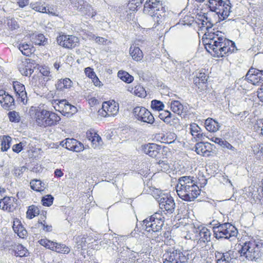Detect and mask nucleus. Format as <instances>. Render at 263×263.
<instances>
[{
	"instance_id": "nucleus-1",
	"label": "nucleus",
	"mask_w": 263,
	"mask_h": 263,
	"mask_svg": "<svg viewBox=\"0 0 263 263\" xmlns=\"http://www.w3.org/2000/svg\"><path fill=\"white\" fill-rule=\"evenodd\" d=\"M211 23L206 27L207 32L203 35L202 42L206 51L213 57L220 58L237 50L235 43L226 38L220 31L213 32Z\"/></svg>"
},
{
	"instance_id": "nucleus-2",
	"label": "nucleus",
	"mask_w": 263,
	"mask_h": 263,
	"mask_svg": "<svg viewBox=\"0 0 263 263\" xmlns=\"http://www.w3.org/2000/svg\"><path fill=\"white\" fill-rule=\"evenodd\" d=\"M179 197L186 201H192L200 194L197 182L192 176H184L178 179L176 187Z\"/></svg>"
},
{
	"instance_id": "nucleus-3",
	"label": "nucleus",
	"mask_w": 263,
	"mask_h": 263,
	"mask_svg": "<svg viewBox=\"0 0 263 263\" xmlns=\"http://www.w3.org/2000/svg\"><path fill=\"white\" fill-rule=\"evenodd\" d=\"M238 252L248 261H258L263 254V240L256 238L246 241Z\"/></svg>"
},
{
	"instance_id": "nucleus-4",
	"label": "nucleus",
	"mask_w": 263,
	"mask_h": 263,
	"mask_svg": "<svg viewBox=\"0 0 263 263\" xmlns=\"http://www.w3.org/2000/svg\"><path fill=\"white\" fill-rule=\"evenodd\" d=\"M165 218L161 213L156 212L143 221L145 231L151 234L152 238H157L164 225Z\"/></svg>"
},
{
	"instance_id": "nucleus-5",
	"label": "nucleus",
	"mask_w": 263,
	"mask_h": 263,
	"mask_svg": "<svg viewBox=\"0 0 263 263\" xmlns=\"http://www.w3.org/2000/svg\"><path fill=\"white\" fill-rule=\"evenodd\" d=\"M210 224L213 226L214 235L217 239H229L237 234L236 228L229 222L220 224L218 221L213 220Z\"/></svg>"
},
{
	"instance_id": "nucleus-6",
	"label": "nucleus",
	"mask_w": 263,
	"mask_h": 263,
	"mask_svg": "<svg viewBox=\"0 0 263 263\" xmlns=\"http://www.w3.org/2000/svg\"><path fill=\"white\" fill-rule=\"evenodd\" d=\"M226 2L223 0H209L210 10L215 12L221 20L227 18L231 12V7L229 0Z\"/></svg>"
},
{
	"instance_id": "nucleus-7",
	"label": "nucleus",
	"mask_w": 263,
	"mask_h": 263,
	"mask_svg": "<svg viewBox=\"0 0 263 263\" xmlns=\"http://www.w3.org/2000/svg\"><path fill=\"white\" fill-rule=\"evenodd\" d=\"M158 203L162 214L171 215L175 211L176 205L173 198L169 195H162L158 197Z\"/></svg>"
},
{
	"instance_id": "nucleus-8",
	"label": "nucleus",
	"mask_w": 263,
	"mask_h": 263,
	"mask_svg": "<svg viewBox=\"0 0 263 263\" xmlns=\"http://www.w3.org/2000/svg\"><path fill=\"white\" fill-rule=\"evenodd\" d=\"M163 263H186V257L179 250L167 249L163 255Z\"/></svg>"
},
{
	"instance_id": "nucleus-9",
	"label": "nucleus",
	"mask_w": 263,
	"mask_h": 263,
	"mask_svg": "<svg viewBox=\"0 0 263 263\" xmlns=\"http://www.w3.org/2000/svg\"><path fill=\"white\" fill-rule=\"evenodd\" d=\"M70 2L74 9L82 15L93 17L97 14L92 6L85 0H70Z\"/></svg>"
},
{
	"instance_id": "nucleus-10",
	"label": "nucleus",
	"mask_w": 263,
	"mask_h": 263,
	"mask_svg": "<svg viewBox=\"0 0 263 263\" xmlns=\"http://www.w3.org/2000/svg\"><path fill=\"white\" fill-rule=\"evenodd\" d=\"M133 115L135 118L141 122L152 124L155 119L152 113L146 108L142 106H136L133 109Z\"/></svg>"
},
{
	"instance_id": "nucleus-11",
	"label": "nucleus",
	"mask_w": 263,
	"mask_h": 263,
	"mask_svg": "<svg viewBox=\"0 0 263 263\" xmlns=\"http://www.w3.org/2000/svg\"><path fill=\"white\" fill-rule=\"evenodd\" d=\"M164 149V147L155 143H148L142 146V150L145 154L157 159L163 157Z\"/></svg>"
},
{
	"instance_id": "nucleus-12",
	"label": "nucleus",
	"mask_w": 263,
	"mask_h": 263,
	"mask_svg": "<svg viewBox=\"0 0 263 263\" xmlns=\"http://www.w3.org/2000/svg\"><path fill=\"white\" fill-rule=\"evenodd\" d=\"M39 242L46 248L59 253L68 254L70 251V248L65 245L58 243L46 238L40 239Z\"/></svg>"
},
{
	"instance_id": "nucleus-13",
	"label": "nucleus",
	"mask_w": 263,
	"mask_h": 263,
	"mask_svg": "<svg viewBox=\"0 0 263 263\" xmlns=\"http://www.w3.org/2000/svg\"><path fill=\"white\" fill-rule=\"evenodd\" d=\"M215 256L216 263H238L237 253L232 250L224 253L216 251Z\"/></svg>"
},
{
	"instance_id": "nucleus-14",
	"label": "nucleus",
	"mask_w": 263,
	"mask_h": 263,
	"mask_svg": "<svg viewBox=\"0 0 263 263\" xmlns=\"http://www.w3.org/2000/svg\"><path fill=\"white\" fill-rule=\"evenodd\" d=\"M119 111V105L114 101L105 102L98 112L103 117L114 116Z\"/></svg>"
},
{
	"instance_id": "nucleus-15",
	"label": "nucleus",
	"mask_w": 263,
	"mask_h": 263,
	"mask_svg": "<svg viewBox=\"0 0 263 263\" xmlns=\"http://www.w3.org/2000/svg\"><path fill=\"white\" fill-rule=\"evenodd\" d=\"M58 44L65 48H72L77 46L79 42V38L70 35L62 34L57 38Z\"/></svg>"
},
{
	"instance_id": "nucleus-16",
	"label": "nucleus",
	"mask_w": 263,
	"mask_h": 263,
	"mask_svg": "<svg viewBox=\"0 0 263 263\" xmlns=\"http://www.w3.org/2000/svg\"><path fill=\"white\" fill-rule=\"evenodd\" d=\"M162 9V3L159 0H147L144 5L143 12L153 16L156 12H158Z\"/></svg>"
},
{
	"instance_id": "nucleus-17",
	"label": "nucleus",
	"mask_w": 263,
	"mask_h": 263,
	"mask_svg": "<svg viewBox=\"0 0 263 263\" xmlns=\"http://www.w3.org/2000/svg\"><path fill=\"white\" fill-rule=\"evenodd\" d=\"M0 104L3 108L8 110L15 108L14 98L3 89L0 90Z\"/></svg>"
},
{
	"instance_id": "nucleus-18",
	"label": "nucleus",
	"mask_w": 263,
	"mask_h": 263,
	"mask_svg": "<svg viewBox=\"0 0 263 263\" xmlns=\"http://www.w3.org/2000/svg\"><path fill=\"white\" fill-rule=\"evenodd\" d=\"M60 144L67 149L76 152H80L84 149L83 144L73 138H67L65 140L62 141Z\"/></svg>"
},
{
	"instance_id": "nucleus-19",
	"label": "nucleus",
	"mask_w": 263,
	"mask_h": 263,
	"mask_svg": "<svg viewBox=\"0 0 263 263\" xmlns=\"http://www.w3.org/2000/svg\"><path fill=\"white\" fill-rule=\"evenodd\" d=\"M13 87L17 97V101L25 104L27 103V92L25 86L21 83L15 81L13 83Z\"/></svg>"
},
{
	"instance_id": "nucleus-20",
	"label": "nucleus",
	"mask_w": 263,
	"mask_h": 263,
	"mask_svg": "<svg viewBox=\"0 0 263 263\" xmlns=\"http://www.w3.org/2000/svg\"><path fill=\"white\" fill-rule=\"evenodd\" d=\"M16 199L12 197H4L0 200V208L4 211L11 212L15 209Z\"/></svg>"
},
{
	"instance_id": "nucleus-21",
	"label": "nucleus",
	"mask_w": 263,
	"mask_h": 263,
	"mask_svg": "<svg viewBox=\"0 0 263 263\" xmlns=\"http://www.w3.org/2000/svg\"><path fill=\"white\" fill-rule=\"evenodd\" d=\"M212 145L209 142H198L195 146V151L197 154L203 156H210L211 155Z\"/></svg>"
},
{
	"instance_id": "nucleus-22",
	"label": "nucleus",
	"mask_w": 263,
	"mask_h": 263,
	"mask_svg": "<svg viewBox=\"0 0 263 263\" xmlns=\"http://www.w3.org/2000/svg\"><path fill=\"white\" fill-rule=\"evenodd\" d=\"M194 232L196 234V239H199L204 242L210 241L211 233L206 228L203 227L201 229L199 228L195 229Z\"/></svg>"
},
{
	"instance_id": "nucleus-23",
	"label": "nucleus",
	"mask_w": 263,
	"mask_h": 263,
	"mask_svg": "<svg viewBox=\"0 0 263 263\" xmlns=\"http://www.w3.org/2000/svg\"><path fill=\"white\" fill-rule=\"evenodd\" d=\"M59 107L61 108L60 112H62L64 116L72 115L76 112L77 108L69 104L65 100H61L59 102Z\"/></svg>"
},
{
	"instance_id": "nucleus-24",
	"label": "nucleus",
	"mask_w": 263,
	"mask_h": 263,
	"mask_svg": "<svg viewBox=\"0 0 263 263\" xmlns=\"http://www.w3.org/2000/svg\"><path fill=\"white\" fill-rule=\"evenodd\" d=\"M171 108L176 114L185 116L187 111V107L182 104L179 101H173L171 103Z\"/></svg>"
},
{
	"instance_id": "nucleus-25",
	"label": "nucleus",
	"mask_w": 263,
	"mask_h": 263,
	"mask_svg": "<svg viewBox=\"0 0 263 263\" xmlns=\"http://www.w3.org/2000/svg\"><path fill=\"white\" fill-rule=\"evenodd\" d=\"M259 76L258 69L252 67L247 72L246 79L253 85H257L258 83H262Z\"/></svg>"
},
{
	"instance_id": "nucleus-26",
	"label": "nucleus",
	"mask_w": 263,
	"mask_h": 263,
	"mask_svg": "<svg viewBox=\"0 0 263 263\" xmlns=\"http://www.w3.org/2000/svg\"><path fill=\"white\" fill-rule=\"evenodd\" d=\"M46 115L47 116L46 117L44 127L54 125L61 120L60 117L53 112L48 111V114Z\"/></svg>"
},
{
	"instance_id": "nucleus-27",
	"label": "nucleus",
	"mask_w": 263,
	"mask_h": 263,
	"mask_svg": "<svg viewBox=\"0 0 263 263\" xmlns=\"http://www.w3.org/2000/svg\"><path fill=\"white\" fill-rule=\"evenodd\" d=\"M13 230L20 238H24L26 237L27 232L21 224L19 220H15L13 222Z\"/></svg>"
},
{
	"instance_id": "nucleus-28",
	"label": "nucleus",
	"mask_w": 263,
	"mask_h": 263,
	"mask_svg": "<svg viewBox=\"0 0 263 263\" xmlns=\"http://www.w3.org/2000/svg\"><path fill=\"white\" fill-rule=\"evenodd\" d=\"M48 114V110L45 109H37L35 114V121L37 125L45 126V122L46 116Z\"/></svg>"
},
{
	"instance_id": "nucleus-29",
	"label": "nucleus",
	"mask_w": 263,
	"mask_h": 263,
	"mask_svg": "<svg viewBox=\"0 0 263 263\" xmlns=\"http://www.w3.org/2000/svg\"><path fill=\"white\" fill-rule=\"evenodd\" d=\"M129 54L132 59L137 62L141 61L143 58L142 50L135 45H132L129 48Z\"/></svg>"
},
{
	"instance_id": "nucleus-30",
	"label": "nucleus",
	"mask_w": 263,
	"mask_h": 263,
	"mask_svg": "<svg viewBox=\"0 0 263 263\" xmlns=\"http://www.w3.org/2000/svg\"><path fill=\"white\" fill-rule=\"evenodd\" d=\"M72 82L69 78L58 80L55 84L57 90L63 91L65 89H69L72 86Z\"/></svg>"
},
{
	"instance_id": "nucleus-31",
	"label": "nucleus",
	"mask_w": 263,
	"mask_h": 263,
	"mask_svg": "<svg viewBox=\"0 0 263 263\" xmlns=\"http://www.w3.org/2000/svg\"><path fill=\"white\" fill-rule=\"evenodd\" d=\"M190 132L192 135L197 138L198 140H203L204 139L205 135L202 133L200 127L195 123L191 124Z\"/></svg>"
},
{
	"instance_id": "nucleus-32",
	"label": "nucleus",
	"mask_w": 263,
	"mask_h": 263,
	"mask_svg": "<svg viewBox=\"0 0 263 263\" xmlns=\"http://www.w3.org/2000/svg\"><path fill=\"white\" fill-rule=\"evenodd\" d=\"M111 246L113 250L118 249L119 246H121L123 242L126 239L125 235H118L114 233L111 234Z\"/></svg>"
},
{
	"instance_id": "nucleus-33",
	"label": "nucleus",
	"mask_w": 263,
	"mask_h": 263,
	"mask_svg": "<svg viewBox=\"0 0 263 263\" xmlns=\"http://www.w3.org/2000/svg\"><path fill=\"white\" fill-rule=\"evenodd\" d=\"M204 124L206 129L211 132H216L220 127L219 123L212 118L207 119Z\"/></svg>"
},
{
	"instance_id": "nucleus-34",
	"label": "nucleus",
	"mask_w": 263,
	"mask_h": 263,
	"mask_svg": "<svg viewBox=\"0 0 263 263\" xmlns=\"http://www.w3.org/2000/svg\"><path fill=\"white\" fill-rule=\"evenodd\" d=\"M30 187L31 189L36 192L43 191L46 188L47 185L40 180L34 179L30 181Z\"/></svg>"
},
{
	"instance_id": "nucleus-35",
	"label": "nucleus",
	"mask_w": 263,
	"mask_h": 263,
	"mask_svg": "<svg viewBox=\"0 0 263 263\" xmlns=\"http://www.w3.org/2000/svg\"><path fill=\"white\" fill-rule=\"evenodd\" d=\"M151 16L153 17V21L155 22L153 28L156 29L158 31L162 29L163 28V26L161 23H162L164 18L162 15L158 12H156L154 13V15Z\"/></svg>"
},
{
	"instance_id": "nucleus-36",
	"label": "nucleus",
	"mask_w": 263,
	"mask_h": 263,
	"mask_svg": "<svg viewBox=\"0 0 263 263\" xmlns=\"http://www.w3.org/2000/svg\"><path fill=\"white\" fill-rule=\"evenodd\" d=\"M76 247L78 249H85L87 243L86 237L85 235H78L75 237Z\"/></svg>"
},
{
	"instance_id": "nucleus-37",
	"label": "nucleus",
	"mask_w": 263,
	"mask_h": 263,
	"mask_svg": "<svg viewBox=\"0 0 263 263\" xmlns=\"http://www.w3.org/2000/svg\"><path fill=\"white\" fill-rule=\"evenodd\" d=\"M207 81V76L204 73L200 72L199 73L198 76L194 79V84L198 87H200L201 86L203 87L202 85H204L206 84Z\"/></svg>"
},
{
	"instance_id": "nucleus-38",
	"label": "nucleus",
	"mask_w": 263,
	"mask_h": 263,
	"mask_svg": "<svg viewBox=\"0 0 263 263\" xmlns=\"http://www.w3.org/2000/svg\"><path fill=\"white\" fill-rule=\"evenodd\" d=\"M118 77L123 81L127 83H130L134 80V77L125 71H119L118 72Z\"/></svg>"
},
{
	"instance_id": "nucleus-39",
	"label": "nucleus",
	"mask_w": 263,
	"mask_h": 263,
	"mask_svg": "<svg viewBox=\"0 0 263 263\" xmlns=\"http://www.w3.org/2000/svg\"><path fill=\"white\" fill-rule=\"evenodd\" d=\"M31 46L26 43H21L18 46V49L22 54L26 56H29L32 53Z\"/></svg>"
},
{
	"instance_id": "nucleus-40",
	"label": "nucleus",
	"mask_w": 263,
	"mask_h": 263,
	"mask_svg": "<svg viewBox=\"0 0 263 263\" xmlns=\"http://www.w3.org/2000/svg\"><path fill=\"white\" fill-rule=\"evenodd\" d=\"M11 138L9 136H4L1 139V149L2 151H7L10 147Z\"/></svg>"
},
{
	"instance_id": "nucleus-41",
	"label": "nucleus",
	"mask_w": 263,
	"mask_h": 263,
	"mask_svg": "<svg viewBox=\"0 0 263 263\" xmlns=\"http://www.w3.org/2000/svg\"><path fill=\"white\" fill-rule=\"evenodd\" d=\"M30 7L35 11L42 13H47L46 7L44 6L41 2H38L31 3Z\"/></svg>"
},
{
	"instance_id": "nucleus-42",
	"label": "nucleus",
	"mask_w": 263,
	"mask_h": 263,
	"mask_svg": "<svg viewBox=\"0 0 263 263\" xmlns=\"http://www.w3.org/2000/svg\"><path fill=\"white\" fill-rule=\"evenodd\" d=\"M253 151L258 159H263V144H257L254 145Z\"/></svg>"
},
{
	"instance_id": "nucleus-43",
	"label": "nucleus",
	"mask_w": 263,
	"mask_h": 263,
	"mask_svg": "<svg viewBox=\"0 0 263 263\" xmlns=\"http://www.w3.org/2000/svg\"><path fill=\"white\" fill-rule=\"evenodd\" d=\"M133 92L135 95L141 98H144L146 95L145 89L141 85L135 86L133 88Z\"/></svg>"
},
{
	"instance_id": "nucleus-44",
	"label": "nucleus",
	"mask_w": 263,
	"mask_h": 263,
	"mask_svg": "<svg viewBox=\"0 0 263 263\" xmlns=\"http://www.w3.org/2000/svg\"><path fill=\"white\" fill-rule=\"evenodd\" d=\"M39 211L37 207L34 205L30 206L26 213L27 217L32 219L39 214Z\"/></svg>"
},
{
	"instance_id": "nucleus-45",
	"label": "nucleus",
	"mask_w": 263,
	"mask_h": 263,
	"mask_svg": "<svg viewBox=\"0 0 263 263\" xmlns=\"http://www.w3.org/2000/svg\"><path fill=\"white\" fill-rule=\"evenodd\" d=\"M33 40L36 45L45 46L47 44V39L43 34L35 35Z\"/></svg>"
},
{
	"instance_id": "nucleus-46",
	"label": "nucleus",
	"mask_w": 263,
	"mask_h": 263,
	"mask_svg": "<svg viewBox=\"0 0 263 263\" xmlns=\"http://www.w3.org/2000/svg\"><path fill=\"white\" fill-rule=\"evenodd\" d=\"M28 253L27 249L22 245H18L16 246L15 250V254L16 256H26Z\"/></svg>"
},
{
	"instance_id": "nucleus-47",
	"label": "nucleus",
	"mask_w": 263,
	"mask_h": 263,
	"mask_svg": "<svg viewBox=\"0 0 263 263\" xmlns=\"http://www.w3.org/2000/svg\"><path fill=\"white\" fill-rule=\"evenodd\" d=\"M111 234H105L103 236V238L100 241V246L105 247V245L111 247Z\"/></svg>"
},
{
	"instance_id": "nucleus-48",
	"label": "nucleus",
	"mask_w": 263,
	"mask_h": 263,
	"mask_svg": "<svg viewBox=\"0 0 263 263\" xmlns=\"http://www.w3.org/2000/svg\"><path fill=\"white\" fill-rule=\"evenodd\" d=\"M162 111L159 115V118L163 120L166 123H170L173 115L171 112L167 110H162Z\"/></svg>"
},
{
	"instance_id": "nucleus-49",
	"label": "nucleus",
	"mask_w": 263,
	"mask_h": 263,
	"mask_svg": "<svg viewBox=\"0 0 263 263\" xmlns=\"http://www.w3.org/2000/svg\"><path fill=\"white\" fill-rule=\"evenodd\" d=\"M164 105L160 101L154 100L151 102V107L153 110L160 111L162 110Z\"/></svg>"
},
{
	"instance_id": "nucleus-50",
	"label": "nucleus",
	"mask_w": 263,
	"mask_h": 263,
	"mask_svg": "<svg viewBox=\"0 0 263 263\" xmlns=\"http://www.w3.org/2000/svg\"><path fill=\"white\" fill-rule=\"evenodd\" d=\"M9 120L11 122L17 123L20 121V117L17 112L15 111H12L9 112L8 114Z\"/></svg>"
},
{
	"instance_id": "nucleus-51",
	"label": "nucleus",
	"mask_w": 263,
	"mask_h": 263,
	"mask_svg": "<svg viewBox=\"0 0 263 263\" xmlns=\"http://www.w3.org/2000/svg\"><path fill=\"white\" fill-rule=\"evenodd\" d=\"M146 192L148 194H151L156 199L158 202V199L157 198L158 197H161L162 195H165L164 194H163L161 191L153 187L152 189L149 188V191L146 190Z\"/></svg>"
},
{
	"instance_id": "nucleus-52",
	"label": "nucleus",
	"mask_w": 263,
	"mask_h": 263,
	"mask_svg": "<svg viewBox=\"0 0 263 263\" xmlns=\"http://www.w3.org/2000/svg\"><path fill=\"white\" fill-rule=\"evenodd\" d=\"M194 18L193 17L190 15H185L184 18L180 20L179 23L183 25L190 26L194 22Z\"/></svg>"
},
{
	"instance_id": "nucleus-53",
	"label": "nucleus",
	"mask_w": 263,
	"mask_h": 263,
	"mask_svg": "<svg viewBox=\"0 0 263 263\" xmlns=\"http://www.w3.org/2000/svg\"><path fill=\"white\" fill-rule=\"evenodd\" d=\"M53 197L51 195H47L42 199V202L43 205L49 206L53 203Z\"/></svg>"
},
{
	"instance_id": "nucleus-54",
	"label": "nucleus",
	"mask_w": 263,
	"mask_h": 263,
	"mask_svg": "<svg viewBox=\"0 0 263 263\" xmlns=\"http://www.w3.org/2000/svg\"><path fill=\"white\" fill-rule=\"evenodd\" d=\"M92 143L95 148H96L103 144V141L101 137L97 133H95L93 139L92 140Z\"/></svg>"
},
{
	"instance_id": "nucleus-55",
	"label": "nucleus",
	"mask_w": 263,
	"mask_h": 263,
	"mask_svg": "<svg viewBox=\"0 0 263 263\" xmlns=\"http://www.w3.org/2000/svg\"><path fill=\"white\" fill-rule=\"evenodd\" d=\"M177 138V136L174 133H167L164 136L165 143L171 144L175 142Z\"/></svg>"
},
{
	"instance_id": "nucleus-56",
	"label": "nucleus",
	"mask_w": 263,
	"mask_h": 263,
	"mask_svg": "<svg viewBox=\"0 0 263 263\" xmlns=\"http://www.w3.org/2000/svg\"><path fill=\"white\" fill-rule=\"evenodd\" d=\"M158 168L162 172H166L168 170L170 166L165 160H160L158 163Z\"/></svg>"
},
{
	"instance_id": "nucleus-57",
	"label": "nucleus",
	"mask_w": 263,
	"mask_h": 263,
	"mask_svg": "<svg viewBox=\"0 0 263 263\" xmlns=\"http://www.w3.org/2000/svg\"><path fill=\"white\" fill-rule=\"evenodd\" d=\"M40 72L45 77L44 79L45 81H48L50 80L51 78V75L50 74V72L48 68H42L40 69Z\"/></svg>"
},
{
	"instance_id": "nucleus-58",
	"label": "nucleus",
	"mask_w": 263,
	"mask_h": 263,
	"mask_svg": "<svg viewBox=\"0 0 263 263\" xmlns=\"http://www.w3.org/2000/svg\"><path fill=\"white\" fill-rule=\"evenodd\" d=\"M7 25L11 30H14L19 27L18 23L14 19L8 20Z\"/></svg>"
},
{
	"instance_id": "nucleus-59",
	"label": "nucleus",
	"mask_w": 263,
	"mask_h": 263,
	"mask_svg": "<svg viewBox=\"0 0 263 263\" xmlns=\"http://www.w3.org/2000/svg\"><path fill=\"white\" fill-rule=\"evenodd\" d=\"M27 170L25 166H21L14 169V174L16 177H21L24 172Z\"/></svg>"
},
{
	"instance_id": "nucleus-60",
	"label": "nucleus",
	"mask_w": 263,
	"mask_h": 263,
	"mask_svg": "<svg viewBox=\"0 0 263 263\" xmlns=\"http://www.w3.org/2000/svg\"><path fill=\"white\" fill-rule=\"evenodd\" d=\"M85 72L87 76L91 79L95 78L96 77V74L95 72L93 71L92 69L90 67H87L85 69Z\"/></svg>"
},
{
	"instance_id": "nucleus-61",
	"label": "nucleus",
	"mask_w": 263,
	"mask_h": 263,
	"mask_svg": "<svg viewBox=\"0 0 263 263\" xmlns=\"http://www.w3.org/2000/svg\"><path fill=\"white\" fill-rule=\"evenodd\" d=\"M39 224H41L42 229L45 231L50 232L52 230L51 226L46 224L45 221L43 222H39Z\"/></svg>"
},
{
	"instance_id": "nucleus-62",
	"label": "nucleus",
	"mask_w": 263,
	"mask_h": 263,
	"mask_svg": "<svg viewBox=\"0 0 263 263\" xmlns=\"http://www.w3.org/2000/svg\"><path fill=\"white\" fill-rule=\"evenodd\" d=\"M222 144L221 146H222L223 148H226L228 149H230L233 152H235L236 149L234 146H233L231 144H230L228 142H227L226 140H224L223 142H222Z\"/></svg>"
},
{
	"instance_id": "nucleus-63",
	"label": "nucleus",
	"mask_w": 263,
	"mask_h": 263,
	"mask_svg": "<svg viewBox=\"0 0 263 263\" xmlns=\"http://www.w3.org/2000/svg\"><path fill=\"white\" fill-rule=\"evenodd\" d=\"M12 149L13 152L18 153L23 149L22 143L20 142L18 144H14L13 146Z\"/></svg>"
},
{
	"instance_id": "nucleus-64",
	"label": "nucleus",
	"mask_w": 263,
	"mask_h": 263,
	"mask_svg": "<svg viewBox=\"0 0 263 263\" xmlns=\"http://www.w3.org/2000/svg\"><path fill=\"white\" fill-rule=\"evenodd\" d=\"M29 0H18L17 3L20 7L24 8L29 4Z\"/></svg>"
}]
</instances>
